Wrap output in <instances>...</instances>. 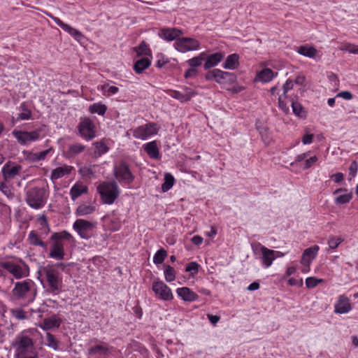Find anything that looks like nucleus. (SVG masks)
Returning a JSON list of instances; mask_svg holds the SVG:
<instances>
[{
    "instance_id": "1",
    "label": "nucleus",
    "mask_w": 358,
    "mask_h": 358,
    "mask_svg": "<svg viewBox=\"0 0 358 358\" xmlns=\"http://www.w3.org/2000/svg\"><path fill=\"white\" fill-rule=\"evenodd\" d=\"M33 336L34 334L31 330H26L15 337L11 343V346L15 350V358H38Z\"/></svg>"
},
{
    "instance_id": "2",
    "label": "nucleus",
    "mask_w": 358,
    "mask_h": 358,
    "mask_svg": "<svg viewBox=\"0 0 358 358\" xmlns=\"http://www.w3.org/2000/svg\"><path fill=\"white\" fill-rule=\"evenodd\" d=\"M48 198V193L43 187L25 188V201L31 208H42L45 205Z\"/></svg>"
},
{
    "instance_id": "3",
    "label": "nucleus",
    "mask_w": 358,
    "mask_h": 358,
    "mask_svg": "<svg viewBox=\"0 0 358 358\" xmlns=\"http://www.w3.org/2000/svg\"><path fill=\"white\" fill-rule=\"evenodd\" d=\"M41 272L45 277L48 285V291L57 294L63 286L62 274L55 266L47 265L42 268Z\"/></svg>"
},
{
    "instance_id": "4",
    "label": "nucleus",
    "mask_w": 358,
    "mask_h": 358,
    "mask_svg": "<svg viewBox=\"0 0 358 358\" xmlns=\"http://www.w3.org/2000/svg\"><path fill=\"white\" fill-rule=\"evenodd\" d=\"M12 294L17 299H24L27 302H31L36 295L35 283L31 280L17 282L12 290Z\"/></svg>"
},
{
    "instance_id": "5",
    "label": "nucleus",
    "mask_w": 358,
    "mask_h": 358,
    "mask_svg": "<svg viewBox=\"0 0 358 358\" xmlns=\"http://www.w3.org/2000/svg\"><path fill=\"white\" fill-rule=\"evenodd\" d=\"M97 192L103 203L108 205L113 204L120 194L119 186L115 181L101 182L97 186Z\"/></svg>"
},
{
    "instance_id": "6",
    "label": "nucleus",
    "mask_w": 358,
    "mask_h": 358,
    "mask_svg": "<svg viewBox=\"0 0 358 358\" xmlns=\"http://www.w3.org/2000/svg\"><path fill=\"white\" fill-rule=\"evenodd\" d=\"M113 173L116 180L124 185H130L134 180L129 165L124 160L117 161L113 164Z\"/></svg>"
},
{
    "instance_id": "7",
    "label": "nucleus",
    "mask_w": 358,
    "mask_h": 358,
    "mask_svg": "<svg viewBox=\"0 0 358 358\" xmlns=\"http://www.w3.org/2000/svg\"><path fill=\"white\" fill-rule=\"evenodd\" d=\"M42 131V128H38L29 131L14 130L12 134L19 143L23 145H28L33 142L41 139L43 137V135L41 134Z\"/></svg>"
},
{
    "instance_id": "8",
    "label": "nucleus",
    "mask_w": 358,
    "mask_h": 358,
    "mask_svg": "<svg viewBox=\"0 0 358 358\" xmlns=\"http://www.w3.org/2000/svg\"><path fill=\"white\" fill-rule=\"evenodd\" d=\"M1 266L17 279L25 278L29 275V267L23 262L19 263L6 262L1 263Z\"/></svg>"
},
{
    "instance_id": "9",
    "label": "nucleus",
    "mask_w": 358,
    "mask_h": 358,
    "mask_svg": "<svg viewBox=\"0 0 358 358\" xmlns=\"http://www.w3.org/2000/svg\"><path fill=\"white\" fill-rule=\"evenodd\" d=\"M205 78L207 80H213L219 84H231L235 82L236 77L232 73L215 69L207 72Z\"/></svg>"
},
{
    "instance_id": "10",
    "label": "nucleus",
    "mask_w": 358,
    "mask_h": 358,
    "mask_svg": "<svg viewBox=\"0 0 358 358\" xmlns=\"http://www.w3.org/2000/svg\"><path fill=\"white\" fill-rule=\"evenodd\" d=\"M96 224V222L78 219L73 223V228L82 238L89 239L93 235Z\"/></svg>"
},
{
    "instance_id": "11",
    "label": "nucleus",
    "mask_w": 358,
    "mask_h": 358,
    "mask_svg": "<svg viewBox=\"0 0 358 358\" xmlns=\"http://www.w3.org/2000/svg\"><path fill=\"white\" fill-rule=\"evenodd\" d=\"M173 45L178 52L185 53L199 50L200 43L195 38L184 37L176 40Z\"/></svg>"
},
{
    "instance_id": "12",
    "label": "nucleus",
    "mask_w": 358,
    "mask_h": 358,
    "mask_svg": "<svg viewBox=\"0 0 358 358\" xmlns=\"http://www.w3.org/2000/svg\"><path fill=\"white\" fill-rule=\"evenodd\" d=\"M159 127L156 123H148L133 129V136L136 138L145 140L148 137L157 134Z\"/></svg>"
},
{
    "instance_id": "13",
    "label": "nucleus",
    "mask_w": 358,
    "mask_h": 358,
    "mask_svg": "<svg viewBox=\"0 0 358 358\" xmlns=\"http://www.w3.org/2000/svg\"><path fill=\"white\" fill-rule=\"evenodd\" d=\"M152 289L156 297L163 301H171L173 295L171 288L161 280H154Z\"/></svg>"
},
{
    "instance_id": "14",
    "label": "nucleus",
    "mask_w": 358,
    "mask_h": 358,
    "mask_svg": "<svg viewBox=\"0 0 358 358\" xmlns=\"http://www.w3.org/2000/svg\"><path fill=\"white\" fill-rule=\"evenodd\" d=\"M80 136L86 141H90L95 137V125L89 118L82 120L78 127Z\"/></svg>"
},
{
    "instance_id": "15",
    "label": "nucleus",
    "mask_w": 358,
    "mask_h": 358,
    "mask_svg": "<svg viewBox=\"0 0 358 358\" xmlns=\"http://www.w3.org/2000/svg\"><path fill=\"white\" fill-rule=\"evenodd\" d=\"M22 169V167L20 165L15 162H8L2 168L3 178L6 180H12L20 174Z\"/></svg>"
},
{
    "instance_id": "16",
    "label": "nucleus",
    "mask_w": 358,
    "mask_h": 358,
    "mask_svg": "<svg viewBox=\"0 0 358 358\" xmlns=\"http://www.w3.org/2000/svg\"><path fill=\"white\" fill-rule=\"evenodd\" d=\"M114 349L113 346L101 342L94 345L88 349L87 353L89 356H94L96 355L108 357L111 355L112 350Z\"/></svg>"
},
{
    "instance_id": "17",
    "label": "nucleus",
    "mask_w": 358,
    "mask_h": 358,
    "mask_svg": "<svg viewBox=\"0 0 358 358\" xmlns=\"http://www.w3.org/2000/svg\"><path fill=\"white\" fill-rule=\"evenodd\" d=\"M52 241V243L50 245V250L48 255L49 257L56 260H62L65 255L64 243L59 242L58 241Z\"/></svg>"
},
{
    "instance_id": "18",
    "label": "nucleus",
    "mask_w": 358,
    "mask_h": 358,
    "mask_svg": "<svg viewBox=\"0 0 358 358\" xmlns=\"http://www.w3.org/2000/svg\"><path fill=\"white\" fill-rule=\"evenodd\" d=\"M62 323V320L57 315H52L48 317L44 318L39 324L38 327L45 331L59 328Z\"/></svg>"
},
{
    "instance_id": "19",
    "label": "nucleus",
    "mask_w": 358,
    "mask_h": 358,
    "mask_svg": "<svg viewBox=\"0 0 358 358\" xmlns=\"http://www.w3.org/2000/svg\"><path fill=\"white\" fill-rule=\"evenodd\" d=\"M319 249L320 248L318 245H313L306 249L303 252L301 264L303 266H310L313 260L316 257Z\"/></svg>"
},
{
    "instance_id": "20",
    "label": "nucleus",
    "mask_w": 358,
    "mask_h": 358,
    "mask_svg": "<svg viewBox=\"0 0 358 358\" xmlns=\"http://www.w3.org/2000/svg\"><path fill=\"white\" fill-rule=\"evenodd\" d=\"M182 34V31L178 28L162 29L159 33V37L167 41L178 40L177 38Z\"/></svg>"
},
{
    "instance_id": "21",
    "label": "nucleus",
    "mask_w": 358,
    "mask_h": 358,
    "mask_svg": "<svg viewBox=\"0 0 358 358\" xmlns=\"http://www.w3.org/2000/svg\"><path fill=\"white\" fill-rule=\"evenodd\" d=\"M73 169V166L66 164L57 167L52 170L50 177V180L55 181L66 176H69Z\"/></svg>"
},
{
    "instance_id": "22",
    "label": "nucleus",
    "mask_w": 358,
    "mask_h": 358,
    "mask_svg": "<svg viewBox=\"0 0 358 358\" xmlns=\"http://www.w3.org/2000/svg\"><path fill=\"white\" fill-rule=\"evenodd\" d=\"M335 313L339 314H344L350 312L352 309L351 304L349 299L344 296L341 295L335 304Z\"/></svg>"
},
{
    "instance_id": "23",
    "label": "nucleus",
    "mask_w": 358,
    "mask_h": 358,
    "mask_svg": "<svg viewBox=\"0 0 358 358\" xmlns=\"http://www.w3.org/2000/svg\"><path fill=\"white\" fill-rule=\"evenodd\" d=\"M224 57V52H217L206 57V62L204 64V69H209L212 67L216 66Z\"/></svg>"
},
{
    "instance_id": "24",
    "label": "nucleus",
    "mask_w": 358,
    "mask_h": 358,
    "mask_svg": "<svg viewBox=\"0 0 358 358\" xmlns=\"http://www.w3.org/2000/svg\"><path fill=\"white\" fill-rule=\"evenodd\" d=\"M260 251L262 252V264L264 267H270L273 262L275 260L273 256V250L267 248L266 247L260 245Z\"/></svg>"
},
{
    "instance_id": "25",
    "label": "nucleus",
    "mask_w": 358,
    "mask_h": 358,
    "mask_svg": "<svg viewBox=\"0 0 358 358\" xmlns=\"http://www.w3.org/2000/svg\"><path fill=\"white\" fill-rule=\"evenodd\" d=\"M176 293L185 301H194L198 299V295L187 287L178 288Z\"/></svg>"
},
{
    "instance_id": "26",
    "label": "nucleus",
    "mask_w": 358,
    "mask_h": 358,
    "mask_svg": "<svg viewBox=\"0 0 358 358\" xmlns=\"http://www.w3.org/2000/svg\"><path fill=\"white\" fill-rule=\"evenodd\" d=\"M87 187L83 182H76L74 184L70 190V194L72 200H76L83 194L87 193Z\"/></svg>"
},
{
    "instance_id": "27",
    "label": "nucleus",
    "mask_w": 358,
    "mask_h": 358,
    "mask_svg": "<svg viewBox=\"0 0 358 358\" xmlns=\"http://www.w3.org/2000/svg\"><path fill=\"white\" fill-rule=\"evenodd\" d=\"M296 52L304 57L315 58L318 53L317 50L309 45H301L297 48Z\"/></svg>"
},
{
    "instance_id": "28",
    "label": "nucleus",
    "mask_w": 358,
    "mask_h": 358,
    "mask_svg": "<svg viewBox=\"0 0 358 358\" xmlns=\"http://www.w3.org/2000/svg\"><path fill=\"white\" fill-rule=\"evenodd\" d=\"M239 56L237 54L229 55L224 63L222 64L224 69L234 70L236 69L239 65Z\"/></svg>"
},
{
    "instance_id": "29",
    "label": "nucleus",
    "mask_w": 358,
    "mask_h": 358,
    "mask_svg": "<svg viewBox=\"0 0 358 358\" xmlns=\"http://www.w3.org/2000/svg\"><path fill=\"white\" fill-rule=\"evenodd\" d=\"M274 76L275 74L273 71L270 69L266 68L257 73L255 80L262 83H268L274 78Z\"/></svg>"
},
{
    "instance_id": "30",
    "label": "nucleus",
    "mask_w": 358,
    "mask_h": 358,
    "mask_svg": "<svg viewBox=\"0 0 358 358\" xmlns=\"http://www.w3.org/2000/svg\"><path fill=\"white\" fill-rule=\"evenodd\" d=\"M151 64V62L147 57L141 58L137 60L134 64V70L138 74L143 73Z\"/></svg>"
},
{
    "instance_id": "31",
    "label": "nucleus",
    "mask_w": 358,
    "mask_h": 358,
    "mask_svg": "<svg viewBox=\"0 0 358 358\" xmlns=\"http://www.w3.org/2000/svg\"><path fill=\"white\" fill-rule=\"evenodd\" d=\"M144 149L147 154L153 159H157L159 156V149L155 141H152L144 145Z\"/></svg>"
},
{
    "instance_id": "32",
    "label": "nucleus",
    "mask_w": 358,
    "mask_h": 358,
    "mask_svg": "<svg viewBox=\"0 0 358 358\" xmlns=\"http://www.w3.org/2000/svg\"><path fill=\"white\" fill-rule=\"evenodd\" d=\"M85 149V146L81 143H74L69 146L66 152L67 157H73L83 152Z\"/></svg>"
},
{
    "instance_id": "33",
    "label": "nucleus",
    "mask_w": 358,
    "mask_h": 358,
    "mask_svg": "<svg viewBox=\"0 0 358 358\" xmlns=\"http://www.w3.org/2000/svg\"><path fill=\"white\" fill-rule=\"evenodd\" d=\"M95 209L96 208L93 205L81 204L77 208L76 214L78 216H85L94 213Z\"/></svg>"
},
{
    "instance_id": "34",
    "label": "nucleus",
    "mask_w": 358,
    "mask_h": 358,
    "mask_svg": "<svg viewBox=\"0 0 358 358\" xmlns=\"http://www.w3.org/2000/svg\"><path fill=\"white\" fill-rule=\"evenodd\" d=\"M28 241L32 245L40 246L43 248H46L47 247L46 243L40 240L38 234L34 231H31L29 234Z\"/></svg>"
},
{
    "instance_id": "35",
    "label": "nucleus",
    "mask_w": 358,
    "mask_h": 358,
    "mask_svg": "<svg viewBox=\"0 0 358 358\" xmlns=\"http://www.w3.org/2000/svg\"><path fill=\"white\" fill-rule=\"evenodd\" d=\"M45 345L54 350H57L59 349V341L57 340L55 336L50 333L46 334Z\"/></svg>"
},
{
    "instance_id": "36",
    "label": "nucleus",
    "mask_w": 358,
    "mask_h": 358,
    "mask_svg": "<svg viewBox=\"0 0 358 358\" xmlns=\"http://www.w3.org/2000/svg\"><path fill=\"white\" fill-rule=\"evenodd\" d=\"M206 58V53L201 52L198 56L192 57L187 61V63L192 68H196L202 64V62Z\"/></svg>"
},
{
    "instance_id": "37",
    "label": "nucleus",
    "mask_w": 358,
    "mask_h": 358,
    "mask_svg": "<svg viewBox=\"0 0 358 358\" xmlns=\"http://www.w3.org/2000/svg\"><path fill=\"white\" fill-rule=\"evenodd\" d=\"M71 238H73L72 235L66 231H63L59 233H54L50 236L51 241H58L59 242H63L62 240L70 241Z\"/></svg>"
},
{
    "instance_id": "38",
    "label": "nucleus",
    "mask_w": 358,
    "mask_h": 358,
    "mask_svg": "<svg viewBox=\"0 0 358 358\" xmlns=\"http://www.w3.org/2000/svg\"><path fill=\"white\" fill-rule=\"evenodd\" d=\"M62 29L65 31L68 32L70 35L73 36L78 41H80L83 37V34L80 31L77 30L76 29L71 27L67 24H65Z\"/></svg>"
},
{
    "instance_id": "39",
    "label": "nucleus",
    "mask_w": 358,
    "mask_h": 358,
    "mask_svg": "<svg viewBox=\"0 0 358 358\" xmlns=\"http://www.w3.org/2000/svg\"><path fill=\"white\" fill-rule=\"evenodd\" d=\"M174 184V178L171 173H166L164 176V182L162 185L163 192L169 191Z\"/></svg>"
},
{
    "instance_id": "40",
    "label": "nucleus",
    "mask_w": 358,
    "mask_h": 358,
    "mask_svg": "<svg viewBox=\"0 0 358 358\" xmlns=\"http://www.w3.org/2000/svg\"><path fill=\"white\" fill-rule=\"evenodd\" d=\"M89 110L92 113H97L100 115H103L105 114L107 107L104 104L98 103L91 105Z\"/></svg>"
},
{
    "instance_id": "41",
    "label": "nucleus",
    "mask_w": 358,
    "mask_h": 358,
    "mask_svg": "<svg viewBox=\"0 0 358 358\" xmlns=\"http://www.w3.org/2000/svg\"><path fill=\"white\" fill-rule=\"evenodd\" d=\"M93 145L95 148L94 154L98 157L101 156L108 150V148L102 141L95 142L93 143Z\"/></svg>"
},
{
    "instance_id": "42",
    "label": "nucleus",
    "mask_w": 358,
    "mask_h": 358,
    "mask_svg": "<svg viewBox=\"0 0 358 358\" xmlns=\"http://www.w3.org/2000/svg\"><path fill=\"white\" fill-rule=\"evenodd\" d=\"M166 255H167V252L165 250H164V249L159 250L154 255L153 262L155 264H162L164 262V260L165 259Z\"/></svg>"
},
{
    "instance_id": "43",
    "label": "nucleus",
    "mask_w": 358,
    "mask_h": 358,
    "mask_svg": "<svg viewBox=\"0 0 358 358\" xmlns=\"http://www.w3.org/2000/svg\"><path fill=\"white\" fill-rule=\"evenodd\" d=\"M164 277L167 282H172L176 278V271L171 266H166L164 270Z\"/></svg>"
},
{
    "instance_id": "44",
    "label": "nucleus",
    "mask_w": 358,
    "mask_h": 358,
    "mask_svg": "<svg viewBox=\"0 0 358 358\" xmlns=\"http://www.w3.org/2000/svg\"><path fill=\"white\" fill-rule=\"evenodd\" d=\"M339 49L342 51H347L352 54H357L358 55V45L355 44L346 43H343Z\"/></svg>"
},
{
    "instance_id": "45",
    "label": "nucleus",
    "mask_w": 358,
    "mask_h": 358,
    "mask_svg": "<svg viewBox=\"0 0 358 358\" xmlns=\"http://www.w3.org/2000/svg\"><path fill=\"white\" fill-rule=\"evenodd\" d=\"M322 282H324L323 279H318L315 277H308L306 279V285L310 289L315 287Z\"/></svg>"
},
{
    "instance_id": "46",
    "label": "nucleus",
    "mask_w": 358,
    "mask_h": 358,
    "mask_svg": "<svg viewBox=\"0 0 358 358\" xmlns=\"http://www.w3.org/2000/svg\"><path fill=\"white\" fill-rule=\"evenodd\" d=\"M10 313L12 316L16 318L17 320H24L27 317V313L20 308L11 309Z\"/></svg>"
},
{
    "instance_id": "47",
    "label": "nucleus",
    "mask_w": 358,
    "mask_h": 358,
    "mask_svg": "<svg viewBox=\"0 0 358 358\" xmlns=\"http://www.w3.org/2000/svg\"><path fill=\"white\" fill-rule=\"evenodd\" d=\"M0 190L3 192L4 195H6L8 199H13L15 196L14 192L12 188H10L7 185L1 182L0 183Z\"/></svg>"
},
{
    "instance_id": "48",
    "label": "nucleus",
    "mask_w": 358,
    "mask_h": 358,
    "mask_svg": "<svg viewBox=\"0 0 358 358\" xmlns=\"http://www.w3.org/2000/svg\"><path fill=\"white\" fill-rule=\"evenodd\" d=\"M102 91L107 96L113 95L118 92L119 89L115 86H110L109 84L102 85Z\"/></svg>"
},
{
    "instance_id": "49",
    "label": "nucleus",
    "mask_w": 358,
    "mask_h": 358,
    "mask_svg": "<svg viewBox=\"0 0 358 358\" xmlns=\"http://www.w3.org/2000/svg\"><path fill=\"white\" fill-rule=\"evenodd\" d=\"M352 198V194L348 193V194H344L342 195L338 196L336 198L335 202L337 204H344L350 202V201Z\"/></svg>"
},
{
    "instance_id": "50",
    "label": "nucleus",
    "mask_w": 358,
    "mask_h": 358,
    "mask_svg": "<svg viewBox=\"0 0 358 358\" xmlns=\"http://www.w3.org/2000/svg\"><path fill=\"white\" fill-rule=\"evenodd\" d=\"M22 109V112L18 114L17 119L20 120H27L30 119L31 113L29 110L25 108V104L22 103L20 106Z\"/></svg>"
},
{
    "instance_id": "51",
    "label": "nucleus",
    "mask_w": 358,
    "mask_h": 358,
    "mask_svg": "<svg viewBox=\"0 0 358 358\" xmlns=\"http://www.w3.org/2000/svg\"><path fill=\"white\" fill-rule=\"evenodd\" d=\"M25 159L31 163H36L38 162L37 152H32L29 151L23 152Z\"/></svg>"
},
{
    "instance_id": "52",
    "label": "nucleus",
    "mask_w": 358,
    "mask_h": 358,
    "mask_svg": "<svg viewBox=\"0 0 358 358\" xmlns=\"http://www.w3.org/2000/svg\"><path fill=\"white\" fill-rule=\"evenodd\" d=\"M136 51L138 56L148 55L150 53V49L144 43H142L138 48H136Z\"/></svg>"
},
{
    "instance_id": "53",
    "label": "nucleus",
    "mask_w": 358,
    "mask_h": 358,
    "mask_svg": "<svg viewBox=\"0 0 358 358\" xmlns=\"http://www.w3.org/2000/svg\"><path fill=\"white\" fill-rule=\"evenodd\" d=\"M343 241V239L341 237H331L328 241V245L330 248L336 249L338 248L340 243Z\"/></svg>"
},
{
    "instance_id": "54",
    "label": "nucleus",
    "mask_w": 358,
    "mask_h": 358,
    "mask_svg": "<svg viewBox=\"0 0 358 358\" xmlns=\"http://www.w3.org/2000/svg\"><path fill=\"white\" fill-rule=\"evenodd\" d=\"M182 92L183 96L185 97V102L189 101L193 96L196 94V92L194 90L187 87H184L182 88Z\"/></svg>"
},
{
    "instance_id": "55",
    "label": "nucleus",
    "mask_w": 358,
    "mask_h": 358,
    "mask_svg": "<svg viewBox=\"0 0 358 358\" xmlns=\"http://www.w3.org/2000/svg\"><path fill=\"white\" fill-rule=\"evenodd\" d=\"M169 95L171 97L178 99L181 102H185V97L183 96L182 92L177 90H171L169 92Z\"/></svg>"
},
{
    "instance_id": "56",
    "label": "nucleus",
    "mask_w": 358,
    "mask_h": 358,
    "mask_svg": "<svg viewBox=\"0 0 358 358\" xmlns=\"http://www.w3.org/2000/svg\"><path fill=\"white\" fill-rule=\"evenodd\" d=\"M292 107L293 112L296 115L302 116L303 113V108L299 103L292 102Z\"/></svg>"
},
{
    "instance_id": "57",
    "label": "nucleus",
    "mask_w": 358,
    "mask_h": 358,
    "mask_svg": "<svg viewBox=\"0 0 358 358\" xmlns=\"http://www.w3.org/2000/svg\"><path fill=\"white\" fill-rule=\"evenodd\" d=\"M199 265L196 262H192L187 264L185 271L187 272H192L193 273H197L199 271Z\"/></svg>"
},
{
    "instance_id": "58",
    "label": "nucleus",
    "mask_w": 358,
    "mask_h": 358,
    "mask_svg": "<svg viewBox=\"0 0 358 358\" xmlns=\"http://www.w3.org/2000/svg\"><path fill=\"white\" fill-rule=\"evenodd\" d=\"M294 87V81L292 80L288 79L285 83L282 86L283 90V95L286 96V94L293 89Z\"/></svg>"
},
{
    "instance_id": "59",
    "label": "nucleus",
    "mask_w": 358,
    "mask_h": 358,
    "mask_svg": "<svg viewBox=\"0 0 358 358\" xmlns=\"http://www.w3.org/2000/svg\"><path fill=\"white\" fill-rule=\"evenodd\" d=\"M52 151V148H50L45 150L37 152L38 162L43 161L46 159L47 155Z\"/></svg>"
},
{
    "instance_id": "60",
    "label": "nucleus",
    "mask_w": 358,
    "mask_h": 358,
    "mask_svg": "<svg viewBox=\"0 0 358 358\" xmlns=\"http://www.w3.org/2000/svg\"><path fill=\"white\" fill-rule=\"evenodd\" d=\"M358 170V164L356 161H353L349 167V174L352 177H355Z\"/></svg>"
},
{
    "instance_id": "61",
    "label": "nucleus",
    "mask_w": 358,
    "mask_h": 358,
    "mask_svg": "<svg viewBox=\"0 0 358 358\" xmlns=\"http://www.w3.org/2000/svg\"><path fill=\"white\" fill-rule=\"evenodd\" d=\"M317 161V157L316 156L311 157L310 158L306 159L304 163V169H308L312 166Z\"/></svg>"
},
{
    "instance_id": "62",
    "label": "nucleus",
    "mask_w": 358,
    "mask_h": 358,
    "mask_svg": "<svg viewBox=\"0 0 358 358\" xmlns=\"http://www.w3.org/2000/svg\"><path fill=\"white\" fill-rule=\"evenodd\" d=\"M294 83L301 86L306 85V77L302 74H299L294 80Z\"/></svg>"
},
{
    "instance_id": "63",
    "label": "nucleus",
    "mask_w": 358,
    "mask_h": 358,
    "mask_svg": "<svg viewBox=\"0 0 358 358\" xmlns=\"http://www.w3.org/2000/svg\"><path fill=\"white\" fill-rule=\"evenodd\" d=\"M197 74V70L194 68L191 67L190 69H187L185 73V78H194Z\"/></svg>"
},
{
    "instance_id": "64",
    "label": "nucleus",
    "mask_w": 358,
    "mask_h": 358,
    "mask_svg": "<svg viewBox=\"0 0 358 358\" xmlns=\"http://www.w3.org/2000/svg\"><path fill=\"white\" fill-rule=\"evenodd\" d=\"M337 96L341 97L345 100H350L352 99V94L350 92L348 91H343L339 92L337 94Z\"/></svg>"
}]
</instances>
